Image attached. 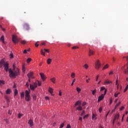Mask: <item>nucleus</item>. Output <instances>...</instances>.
<instances>
[{"label":"nucleus","instance_id":"nucleus-4","mask_svg":"<svg viewBox=\"0 0 128 128\" xmlns=\"http://www.w3.org/2000/svg\"><path fill=\"white\" fill-rule=\"evenodd\" d=\"M12 40L14 44H18V37L16 35H12Z\"/></svg>","mask_w":128,"mask_h":128},{"label":"nucleus","instance_id":"nucleus-55","mask_svg":"<svg viewBox=\"0 0 128 128\" xmlns=\"http://www.w3.org/2000/svg\"><path fill=\"white\" fill-rule=\"evenodd\" d=\"M99 112H102V107H100V108H99Z\"/></svg>","mask_w":128,"mask_h":128},{"label":"nucleus","instance_id":"nucleus-22","mask_svg":"<svg viewBox=\"0 0 128 128\" xmlns=\"http://www.w3.org/2000/svg\"><path fill=\"white\" fill-rule=\"evenodd\" d=\"M116 86L117 90H118V88H120V84H118V80H116Z\"/></svg>","mask_w":128,"mask_h":128},{"label":"nucleus","instance_id":"nucleus-19","mask_svg":"<svg viewBox=\"0 0 128 128\" xmlns=\"http://www.w3.org/2000/svg\"><path fill=\"white\" fill-rule=\"evenodd\" d=\"M120 118V114H117L114 117V120H118Z\"/></svg>","mask_w":128,"mask_h":128},{"label":"nucleus","instance_id":"nucleus-8","mask_svg":"<svg viewBox=\"0 0 128 128\" xmlns=\"http://www.w3.org/2000/svg\"><path fill=\"white\" fill-rule=\"evenodd\" d=\"M40 76L42 80V81L44 82V80H46V75L42 73H40Z\"/></svg>","mask_w":128,"mask_h":128},{"label":"nucleus","instance_id":"nucleus-37","mask_svg":"<svg viewBox=\"0 0 128 128\" xmlns=\"http://www.w3.org/2000/svg\"><path fill=\"white\" fill-rule=\"evenodd\" d=\"M21 44H26V41L24 40H22L21 41Z\"/></svg>","mask_w":128,"mask_h":128},{"label":"nucleus","instance_id":"nucleus-31","mask_svg":"<svg viewBox=\"0 0 128 128\" xmlns=\"http://www.w3.org/2000/svg\"><path fill=\"white\" fill-rule=\"evenodd\" d=\"M0 40L2 42H4V36H2L0 38Z\"/></svg>","mask_w":128,"mask_h":128},{"label":"nucleus","instance_id":"nucleus-25","mask_svg":"<svg viewBox=\"0 0 128 128\" xmlns=\"http://www.w3.org/2000/svg\"><path fill=\"white\" fill-rule=\"evenodd\" d=\"M70 76L72 78H76V74L74 72H72Z\"/></svg>","mask_w":128,"mask_h":128},{"label":"nucleus","instance_id":"nucleus-1","mask_svg":"<svg viewBox=\"0 0 128 128\" xmlns=\"http://www.w3.org/2000/svg\"><path fill=\"white\" fill-rule=\"evenodd\" d=\"M13 70L9 69V76L10 78H15V76H18L20 74V68H16V64H13Z\"/></svg>","mask_w":128,"mask_h":128},{"label":"nucleus","instance_id":"nucleus-11","mask_svg":"<svg viewBox=\"0 0 128 128\" xmlns=\"http://www.w3.org/2000/svg\"><path fill=\"white\" fill-rule=\"evenodd\" d=\"M4 70L6 72H8V62H5L4 64Z\"/></svg>","mask_w":128,"mask_h":128},{"label":"nucleus","instance_id":"nucleus-27","mask_svg":"<svg viewBox=\"0 0 128 128\" xmlns=\"http://www.w3.org/2000/svg\"><path fill=\"white\" fill-rule=\"evenodd\" d=\"M77 110H82V108L81 107L80 105L76 108Z\"/></svg>","mask_w":128,"mask_h":128},{"label":"nucleus","instance_id":"nucleus-13","mask_svg":"<svg viewBox=\"0 0 128 128\" xmlns=\"http://www.w3.org/2000/svg\"><path fill=\"white\" fill-rule=\"evenodd\" d=\"M4 98H5V99L6 100V103L8 104H10V97H8V95H5Z\"/></svg>","mask_w":128,"mask_h":128},{"label":"nucleus","instance_id":"nucleus-60","mask_svg":"<svg viewBox=\"0 0 128 128\" xmlns=\"http://www.w3.org/2000/svg\"><path fill=\"white\" fill-rule=\"evenodd\" d=\"M112 98H110V104H112Z\"/></svg>","mask_w":128,"mask_h":128},{"label":"nucleus","instance_id":"nucleus-7","mask_svg":"<svg viewBox=\"0 0 128 128\" xmlns=\"http://www.w3.org/2000/svg\"><path fill=\"white\" fill-rule=\"evenodd\" d=\"M23 28L24 30H30V26H28V24L26 23L24 24Z\"/></svg>","mask_w":128,"mask_h":128},{"label":"nucleus","instance_id":"nucleus-9","mask_svg":"<svg viewBox=\"0 0 128 128\" xmlns=\"http://www.w3.org/2000/svg\"><path fill=\"white\" fill-rule=\"evenodd\" d=\"M104 98V94H102L100 96H99L98 100V102H100Z\"/></svg>","mask_w":128,"mask_h":128},{"label":"nucleus","instance_id":"nucleus-12","mask_svg":"<svg viewBox=\"0 0 128 128\" xmlns=\"http://www.w3.org/2000/svg\"><path fill=\"white\" fill-rule=\"evenodd\" d=\"M112 84V82L110 80H106L104 82V84Z\"/></svg>","mask_w":128,"mask_h":128},{"label":"nucleus","instance_id":"nucleus-28","mask_svg":"<svg viewBox=\"0 0 128 128\" xmlns=\"http://www.w3.org/2000/svg\"><path fill=\"white\" fill-rule=\"evenodd\" d=\"M124 74H128V66H127L126 69L124 70Z\"/></svg>","mask_w":128,"mask_h":128},{"label":"nucleus","instance_id":"nucleus-33","mask_svg":"<svg viewBox=\"0 0 128 128\" xmlns=\"http://www.w3.org/2000/svg\"><path fill=\"white\" fill-rule=\"evenodd\" d=\"M76 92H78L80 93V92H82V89H80V88L77 87L76 88Z\"/></svg>","mask_w":128,"mask_h":128},{"label":"nucleus","instance_id":"nucleus-15","mask_svg":"<svg viewBox=\"0 0 128 128\" xmlns=\"http://www.w3.org/2000/svg\"><path fill=\"white\" fill-rule=\"evenodd\" d=\"M28 124H30V126H34V121L30 119L28 122Z\"/></svg>","mask_w":128,"mask_h":128},{"label":"nucleus","instance_id":"nucleus-61","mask_svg":"<svg viewBox=\"0 0 128 128\" xmlns=\"http://www.w3.org/2000/svg\"><path fill=\"white\" fill-rule=\"evenodd\" d=\"M79 120H80V122L82 121V116L79 117Z\"/></svg>","mask_w":128,"mask_h":128},{"label":"nucleus","instance_id":"nucleus-57","mask_svg":"<svg viewBox=\"0 0 128 128\" xmlns=\"http://www.w3.org/2000/svg\"><path fill=\"white\" fill-rule=\"evenodd\" d=\"M4 120L6 124H10V122H8V119H5Z\"/></svg>","mask_w":128,"mask_h":128},{"label":"nucleus","instance_id":"nucleus-41","mask_svg":"<svg viewBox=\"0 0 128 128\" xmlns=\"http://www.w3.org/2000/svg\"><path fill=\"white\" fill-rule=\"evenodd\" d=\"M120 94V92H118V93H115L114 94V96H115V98H118V94Z\"/></svg>","mask_w":128,"mask_h":128},{"label":"nucleus","instance_id":"nucleus-56","mask_svg":"<svg viewBox=\"0 0 128 128\" xmlns=\"http://www.w3.org/2000/svg\"><path fill=\"white\" fill-rule=\"evenodd\" d=\"M64 123H62V124H61V125L60 126V128H64Z\"/></svg>","mask_w":128,"mask_h":128},{"label":"nucleus","instance_id":"nucleus-23","mask_svg":"<svg viewBox=\"0 0 128 128\" xmlns=\"http://www.w3.org/2000/svg\"><path fill=\"white\" fill-rule=\"evenodd\" d=\"M4 84H5L4 80H0V86H4Z\"/></svg>","mask_w":128,"mask_h":128},{"label":"nucleus","instance_id":"nucleus-16","mask_svg":"<svg viewBox=\"0 0 128 128\" xmlns=\"http://www.w3.org/2000/svg\"><path fill=\"white\" fill-rule=\"evenodd\" d=\"M4 64V59H2L1 60L0 62V68H2V65Z\"/></svg>","mask_w":128,"mask_h":128},{"label":"nucleus","instance_id":"nucleus-46","mask_svg":"<svg viewBox=\"0 0 128 128\" xmlns=\"http://www.w3.org/2000/svg\"><path fill=\"white\" fill-rule=\"evenodd\" d=\"M38 86H42V82H40V80H38Z\"/></svg>","mask_w":128,"mask_h":128},{"label":"nucleus","instance_id":"nucleus-42","mask_svg":"<svg viewBox=\"0 0 128 128\" xmlns=\"http://www.w3.org/2000/svg\"><path fill=\"white\" fill-rule=\"evenodd\" d=\"M24 116V114H22L19 113V114H18V118H20V117H21V116Z\"/></svg>","mask_w":128,"mask_h":128},{"label":"nucleus","instance_id":"nucleus-62","mask_svg":"<svg viewBox=\"0 0 128 128\" xmlns=\"http://www.w3.org/2000/svg\"><path fill=\"white\" fill-rule=\"evenodd\" d=\"M86 102H84L82 103V106H86Z\"/></svg>","mask_w":128,"mask_h":128},{"label":"nucleus","instance_id":"nucleus-5","mask_svg":"<svg viewBox=\"0 0 128 128\" xmlns=\"http://www.w3.org/2000/svg\"><path fill=\"white\" fill-rule=\"evenodd\" d=\"M44 52H48V54H49L50 53V50L46 49V48L41 50H40L41 54H42L44 56H46V53Z\"/></svg>","mask_w":128,"mask_h":128},{"label":"nucleus","instance_id":"nucleus-48","mask_svg":"<svg viewBox=\"0 0 128 128\" xmlns=\"http://www.w3.org/2000/svg\"><path fill=\"white\" fill-rule=\"evenodd\" d=\"M120 102H119L118 104H117L116 106H115V109L116 108H118V106H120Z\"/></svg>","mask_w":128,"mask_h":128},{"label":"nucleus","instance_id":"nucleus-51","mask_svg":"<svg viewBox=\"0 0 128 128\" xmlns=\"http://www.w3.org/2000/svg\"><path fill=\"white\" fill-rule=\"evenodd\" d=\"M110 110L106 114V118H108V114H110Z\"/></svg>","mask_w":128,"mask_h":128},{"label":"nucleus","instance_id":"nucleus-20","mask_svg":"<svg viewBox=\"0 0 128 128\" xmlns=\"http://www.w3.org/2000/svg\"><path fill=\"white\" fill-rule=\"evenodd\" d=\"M81 104V102H80V101L78 100V101H77L76 103H75V104H74V106H80Z\"/></svg>","mask_w":128,"mask_h":128},{"label":"nucleus","instance_id":"nucleus-44","mask_svg":"<svg viewBox=\"0 0 128 128\" xmlns=\"http://www.w3.org/2000/svg\"><path fill=\"white\" fill-rule=\"evenodd\" d=\"M88 118V114H87L84 116L83 119L84 120V118Z\"/></svg>","mask_w":128,"mask_h":128},{"label":"nucleus","instance_id":"nucleus-64","mask_svg":"<svg viewBox=\"0 0 128 128\" xmlns=\"http://www.w3.org/2000/svg\"><path fill=\"white\" fill-rule=\"evenodd\" d=\"M28 50H24V54H27Z\"/></svg>","mask_w":128,"mask_h":128},{"label":"nucleus","instance_id":"nucleus-59","mask_svg":"<svg viewBox=\"0 0 128 128\" xmlns=\"http://www.w3.org/2000/svg\"><path fill=\"white\" fill-rule=\"evenodd\" d=\"M66 128H72V126L70 125V124H68Z\"/></svg>","mask_w":128,"mask_h":128},{"label":"nucleus","instance_id":"nucleus-40","mask_svg":"<svg viewBox=\"0 0 128 128\" xmlns=\"http://www.w3.org/2000/svg\"><path fill=\"white\" fill-rule=\"evenodd\" d=\"M86 114V112L84 110H83L82 113L80 114L81 116H84Z\"/></svg>","mask_w":128,"mask_h":128},{"label":"nucleus","instance_id":"nucleus-14","mask_svg":"<svg viewBox=\"0 0 128 128\" xmlns=\"http://www.w3.org/2000/svg\"><path fill=\"white\" fill-rule=\"evenodd\" d=\"M48 92L52 94V96H54L52 94H54V89L50 87L48 88Z\"/></svg>","mask_w":128,"mask_h":128},{"label":"nucleus","instance_id":"nucleus-2","mask_svg":"<svg viewBox=\"0 0 128 128\" xmlns=\"http://www.w3.org/2000/svg\"><path fill=\"white\" fill-rule=\"evenodd\" d=\"M25 100L26 102L30 100V91L28 90L25 92Z\"/></svg>","mask_w":128,"mask_h":128},{"label":"nucleus","instance_id":"nucleus-29","mask_svg":"<svg viewBox=\"0 0 128 128\" xmlns=\"http://www.w3.org/2000/svg\"><path fill=\"white\" fill-rule=\"evenodd\" d=\"M109 66H110L108 65V64H106L104 66L102 70H106V68H108Z\"/></svg>","mask_w":128,"mask_h":128},{"label":"nucleus","instance_id":"nucleus-36","mask_svg":"<svg viewBox=\"0 0 128 128\" xmlns=\"http://www.w3.org/2000/svg\"><path fill=\"white\" fill-rule=\"evenodd\" d=\"M10 58H14V54L12 52L10 54Z\"/></svg>","mask_w":128,"mask_h":128},{"label":"nucleus","instance_id":"nucleus-6","mask_svg":"<svg viewBox=\"0 0 128 128\" xmlns=\"http://www.w3.org/2000/svg\"><path fill=\"white\" fill-rule=\"evenodd\" d=\"M38 88V83L35 82L34 83V84H30V88L32 90H34V88Z\"/></svg>","mask_w":128,"mask_h":128},{"label":"nucleus","instance_id":"nucleus-10","mask_svg":"<svg viewBox=\"0 0 128 128\" xmlns=\"http://www.w3.org/2000/svg\"><path fill=\"white\" fill-rule=\"evenodd\" d=\"M27 76L28 78H34V73L32 72H30Z\"/></svg>","mask_w":128,"mask_h":128},{"label":"nucleus","instance_id":"nucleus-26","mask_svg":"<svg viewBox=\"0 0 128 128\" xmlns=\"http://www.w3.org/2000/svg\"><path fill=\"white\" fill-rule=\"evenodd\" d=\"M47 64H52V59L48 58L47 60Z\"/></svg>","mask_w":128,"mask_h":128},{"label":"nucleus","instance_id":"nucleus-17","mask_svg":"<svg viewBox=\"0 0 128 128\" xmlns=\"http://www.w3.org/2000/svg\"><path fill=\"white\" fill-rule=\"evenodd\" d=\"M94 54V51H92V50H90V49L89 52H88L89 56H92Z\"/></svg>","mask_w":128,"mask_h":128},{"label":"nucleus","instance_id":"nucleus-58","mask_svg":"<svg viewBox=\"0 0 128 128\" xmlns=\"http://www.w3.org/2000/svg\"><path fill=\"white\" fill-rule=\"evenodd\" d=\"M106 92H108V90H106V89H105L104 92V96H106Z\"/></svg>","mask_w":128,"mask_h":128},{"label":"nucleus","instance_id":"nucleus-24","mask_svg":"<svg viewBox=\"0 0 128 128\" xmlns=\"http://www.w3.org/2000/svg\"><path fill=\"white\" fill-rule=\"evenodd\" d=\"M24 98V92H22L20 94V98L22 100V98Z\"/></svg>","mask_w":128,"mask_h":128},{"label":"nucleus","instance_id":"nucleus-32","mask_svg":"<svg viewBox=\"0 0 128 128\" xmlns=\"http://www.w3.org/2000/svg\"><path fill=\"white\" fill-rule=\"evenodd\" d=\"M96 120V114H92V120Z\"/></svg>","mask_w":128,"mask_h":128},{"label":"nucleus","instance_id":"nucleus-53","mask_svg":"<svg viewBox=\"0 0 128 128\" xmlns=\"http://www.w3.org/2000/svg\"><path fill=\"white\" fill-rule=\"evenodd\" d=\"M90 78H88V79L86 80V84H88L90 82Z\"/></svg>","mask_w":128,"mask_h":128},{"label":"nucleus","instance_id":"nucleus-50","mask_svg":"<svg viewBox=\"0 0 128 128\" xmlns=\"http://www.w3.org/2000/svg\"><path fill=\"white\" fill-rule=\"evenodd\" d=\"M128 84L126 86L125 89L124 90V92H126V90H128Z\"/></svg>","mask_w":128,"mask_h":128},{"label":"nucleus","instance_id":"nucleus-54","mask_svg":"<svg viewBox=\"0 0 128 128\" xmlns=\"http://www.w3.org/2000/svg\"><path fill=\"white\" fill-rule=\"evenodd\" d=\"M62 90H60L59 91V96H62Z\"/></svg>","mask_w":128,"mask_h":128},{"label":"nucleus","instance_id":"nucleus-34","mask_svg":"<svg viewBox=\"0 0 128 128\" xmlns=\"http://www.w3.org/2000/svg\"><path fill=\"white\" fill-rule=\"evenodd\" d=\"M32 98H33V100H36V94H33Z\"/></svg>","mask_w":128,"mask_h":128},{"label":"nucleus","instance_id":"nucleus-45","mask_svg":"<svg viewBox=\"0 0 128 128\" xmlns=\"http://www.w3.org/2000/svg\"><path fill=\"white\" fill-rule=\"evenodd\" d=\"M22 70L23 72H24H24H26V68L24 67V66H22Z\"/></svg>","mask_w":128,"mask_h":128},{"label":"nucleus","instance_id":"nucleus-47","mask_svg":"<svg viewBox=\"0 0 128 128\" xmlns=\"http://www.w3.org/2000/svg\"><path fill=\"white\" fill-rule=\"evenodd\" d=\"M74 82H76V78H74L73 80H72V82L71 84V86H74Z\"/></svg>","mask_w":128,"mask_h":128},{"label":"nucleus","instance_id":"nucleus-18","mask_svg":"<svg viewBox=\"0 0 128 128\" xmlns=\"http://www.w3.org/2000/svg\"><path fill=\"white\" fill-rule=\"evenodd\" d=\"M10 92H12V90L10 88L7 89L6 90V94H10Z\"/></svg>","mask_w":128,"mask_h":128},{"label":"nucleus","instance_id":"nucleus-63","mask_svg":"<svg viewBox=\"0 0 128 128\" xmlns=\"http://www.w3.org/2000/svg\"><path fill=\"white\" fill-rule=\"evenodd\" d=\"M122 58H126V60H128V56H124V57Z\"/></svg>","mask_w":128,"mask_h":128},{"label":"nucleus","instance_id":"nucleus-39","mask_svg":"<svg viewBox=\"0 0 128 128\" xmlns=\"http://www.w3.org/2000/svg\"><path fill=\"white\" fill-rule=\"evenodd\" d=\"M30 62H32V58H28L27 59L26 62L28 64V63Z\"/></svg>","mask_w":128,"mask_h":128},{"label":"nucleus","instance_id":"nucleus-49","mask_svg":"<svg viewBox=\"0 0 128 128\" xmlns=\"http://www.w3.org/2000/svg\"><path fill=\"white\" fill-rule=\"evenodd\" d=\"M106 90V88L104 87H101L100 90V92H102V90Z\"/></svg>","mask_w":128,"mask_h":128},{"label":"nucleus","instance_id":"nucleus-38","mask_svg":"<svg viewBox=\"0 0 128 128\" xmlns=\"http://www.w3.org/2000/svg\"><path fill=\"white\" fill-rule=\"evenodd\" d=\"M14 96H16L18 94V90L14 89Z\"/></svg>","mask_w":128,"mask_h":128},{"label":"nucleus","instance_id":"nucleus-3","mask_svg":"<svg viewBox=\"0 0 128 128\" xmlns=\"http://www.w3.org/2000/svg\"><path fill=\"white\" fill-rule=\"evenodd\" d=\"M101 66L102 64H100V60H97L95 63V68H96V70H98Z\"/></svg>","mask_w":128,"mask_h":128},{"label":"nucleus","instance_id":"nucleus-52","mask_svg":"<svg viewBox=\"0 0 128 128\" xmlns=\"http://www.w3.org/2000/svg\"><path fill=\"white\" fill-rule=\"evenodd\" d=\"M72 50H76V48H78V46H74L72 48Z\"/></svg>","mask_w":128,"mask_h":128},{"label":"nucleus","instance_id":"nucleus-21","mask_svg":"<svg viewBox=\"0 0 128 128\" xmlns=\"http://www.w3.org/2000/svg\"><path fill=\"white\" fill-rule=\"evenodd\" d=\"M56 78L54 77L50 79V80L52 82V84H56Z\"/></svg>","mask_w":128,"mask_h":128},{"label":"nucleus","instance_id":"nucleus-30","mask_svg":"<svg viewBox=\"0 0 128 128\" xmlns=\"http://www.w3.org/2000/svg\"><path fill=\"white\" fill-rule=\"evenodd\" d=\"M83 68H86V70H88V64H84V66H83Z\"/></svg>","mask_w":128,"mask_h":128},{"label":"nucleus","instance_id":"nucleus-35","mask_svg":"<svg viewBox=\"0 0 128 128\" xmlns=\"http://www.w3.org/2000/svg\"><path fill=\"white\" fill-rule=\"evenodd\" d=\"M92 94L93 96H94L96 94V90L95 89L94 90H92Z\"/></svg>","mask_w":128,"mask_h":128},{"label":"nucleus","instance_id":"nucleus-43","mask_svg":"<svg viewBox=\"0 0 128 128\" xmlns=\"http://www.w3.org/2000/svg\"><path fill=\"white\" fill-rule=\"evenodd\" d=\"M12 110H10L8 111V114H10H10H12Z\"/></svg>","mask_w":128,"mask_h":128}]
</instances>
